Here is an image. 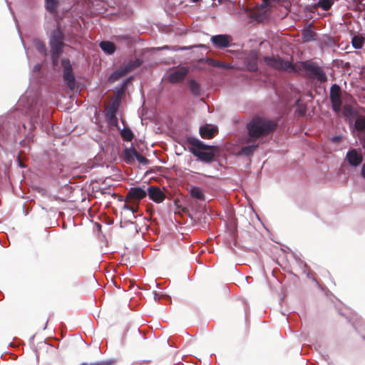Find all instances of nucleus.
Here are the masks:
<instances>
[{
    "label": "nucleus",
    "mask_w": 365,
    "mask_h": 365,
    "mask_svg": "<svg viewBox=\"0 0 365 365\" xmlns=\"http://www.w3.org/2000/svg\"><path fill=\"white\" fill-rule=\"evenodd\" d=\"M264 61L269 66L279 71L304 73L309 78L319 82H325L327 80L324 71L312 63L297 62L295 64H292L289 61H283L279 57L274 56L264 57Z\"/></svg>",
    "instance_id": "f257e3e1"
},
{
    "label": "nucleus",
    "mask_w": 365,
    "mask_h": 365,
    "mask_svg": "<svg viewBox=\"0 0 365 365\" xmlns=\"http://www.w3.org/2000/svg\"><path fill=\"white\" fill-rule=\"evenodd\" d=\"M277 126L274 121L259 117L254 118L247 125L249 133V142L269 134Z\"/></svg>",
    "instance_id": "f03ea898"
},
{
    "label": "nucleus",
    "mask_w": 365,
    "mask_h": 365,
    "mask_svg": "<svg viewBox=\"0 0 365 365\" xmlns=\"http://www.w3.org/2000/svg\"><path fill=\"white\" fill-rule=\"evenodd\" d=\"M63 34L59 29L54 30L51 36L50 45L51 48V58L54 66L58 64V58L61 53L63 46Z\"/></svg>",
    "instance_id": "7ed1b4c3"
},
{
    "label": "nucleus",
    "mask_w": 365,
    "mask_h": 365,
    "mask_svg": "<svg viewBox=\"0 0 365 365\" xmlns=\"http://www.w3.org/2000/svg\"><path fill=\"white\" fill-rule=\"evenodd\" d=\"M142 63V61L136 58L133 61H130L125 63L121 68L115 71L110 76V81H115L125 75L127 73L131 71L135 68L139 67Z\"/></svg>",
    "instance_id": "20e7f679"
},
{
    "label": "nucleus",
    "mask_w": 365,
    "mask_h": 365,
    "mask_svg": "<svg viewBox=\"0 0 365 365\" xmlns=\"http://www.w3.org/2000/svg\"><path fill=\"white\" fill-rule=\"evenodd\" d=\"M330 100L334 111L339 114L341 110L342 100L341 88L336 84H334L331 87Z\"/></svg>",
    "instance_id": "39448f33"
},
{
    "label": "nucleus",
    "mask_w": 365,
    "mask_h": 365,
    "mask_svg": "<svg viewBox=\"0 0 365 365\" xmlns=\"http://www.w3.org/2000/svg\"><path fill=\"white\" fill-rule=\"evenodd\" d=\"M61 64L63 69V80L68 86L73 89L75 87V77L73 73L71 64L66 59H63Z\"/></svg>",
    "instance_id": "423d86ee"
},
{
    "label": "nucleus",
    "mask_w": 365,
    "mask_h": 365,
    "mask_svg": "<svg viewBox=\"0 0 365 365\" xmlns=\"http://www.w3.org/2000/svg\"><path fill=\"white\" fill-rule=\"evenodd\" d=\"M61 64L63 69V80L68 86L73 89L75 87V77L73 73L71 64L66 59H63Z\"/></svg>",
    "instance_id": "0eeeda50"
},
{
    "label": "nucleus",
    "mask_w": 365,
    "mask_h": 365,
    "mask_svg": "<svg viewBox=\"0 0 365 365\" xmlns=\"http://www.w3.org/2000/svg\"><path fill=\"white\" fill-rule=\"evenodd\" d=\"M232 38L229 35L220 34L211 37V41L213 45L217 48H224L228 47Z\"/></svg>",
    "instance_id": "6e6552de"
},
{
    "label": "nucleus",
    "mask_w": 365,
    "mask_h": 365,
    "mask_svg": "<svg viewBox=\"0 0 365 365\" xmlns=\"http://www.w3.org/2000/svg\"><path fill=\"white\" fill-rule=\"evenodd\" d=\"M187 73L188 69L185 67H181L168 73L167 79L170 83L180 82L185 78Z\"/></svg>",
    "instance_id": "1a4fd4ad"
},
{
    "label": "nucleus",
    "mask_w": 365,
    "mask_h": 365,
    "mask_svg": "<svg viewBox=\"0 0 365 365\" xmlns=\"http://www.w3.org/2000/svg\"><path fill=\"white\" fill-rule=\"evenodd\" d=\"M148 193L150 198L156 203L162 202L165 198V193L158 187H149Z\"/></svg>",
    "instance_id": "9d476101"
},
{
    "label": "nucleus",
    "mask_w": 365,
    "mask_h": 365,
    "mask_svg": "<svg viewBox=\"0 0 365 365\" xmlns=\"http://www.w3.org/2000/svg\"><path fill=\"white\" fill-rule=\"evenodd\" d=\"M349 163L352 166L359 165L363 160L362 155L360 151L356 149H351L347 153L346 156Z\"/></svg>",
    "instance_id": "9b49d317"
},
{
    "label": "nucleus",
    "mask_w": 365,
    "mask_h": 365,
    "mask_svg": "<svg viewBox=\"0 0 365 365\" xmlns=\"http://www.w3.org/2000/svg\"><path fill=\"white\" fill-rule=\"evenodd\" d=\"M217 133V128L215 125H206L200 127V133L202 138L210 139Z\"/></svg>",
    "instance_id": "f8f14e48"
},
{
    "label": "nucleus",
    "mask_w": 365,
    "mask_h": 365,
    "mask_svg": "<svg viewBox=\"0 0 365 365\" xmlns=\"http://www.w3.org/2000/svg\"><path fill=\"white\" fill-rule=\"evenodd\" d=\"M147 195V192L141 187H133L131 188L127 195V197L135 199V200H141L144 198Z\"/></svg>",
    "instance_id": "ddd939ff"
},
{
    "label": "nucleus",
    "mask_w": 365,
    "mask_h": 365,
    "mask_svg": "<svg viewBox=\"0 0 365 365\" xmlns=\"http://www.w3.org/2000/svg\"><path fill=\"white\" fill-rule=\"evenodd\" d=\"M192 153L194 155L197 157L200 160L207 163L212 161L214 158V155L212 153L195 150L192 151Z\"/></svg>",
    "instance_id": "4468645a"
},
{
    "label": "nucleus",
    "mask_w": 365,
    "mask_h": 365,
    "mask_svg": "<svg viewBox=\"0 0 365 365\" xmlns=\"http://www.w3.org/2000/svg\"><path fill=\"white\" fill-rule=\"evenodd\" d=\"M246 65L249 71H254L257 69V57L256 53H253L247 58Z\"/></svg>",
    "instance_id": "2eb2a0df"
},
{
    "label": "nucleus",
    "mask_w": 365,
    "mask_h": 365,
    "mask_svg": "<svg viewBox=\"0 0 365 365\" xmlns=\"http://www.w3.org/2000/svg\"><path fill=\"white\" fill-rule=\"evenodd\" d=\"M101 49L108 54H112L115 51V46L114 43L110 41H102L100 43Z\"/></svg>",
    "instance_id": "dca6fc26"
},
{
    "label": "nucleus",
    "mask_w": 365,
    "mask_h": 365,
    "mask_svg": "<svg viewBox=\"0 0 365 365\" xmlns=\"http://www.w3.org/2000/svg\"><path fill=\"white\" fill-rule=\"evenodd\" d=\"M190 193L192 195V197L200 200H205V195L202 191V190L197 186L192 187Z\"/></svg>",
    "instance_id": "f3484780"
},
{
    "label": "nucleus",
    "mask_w": 365,
    "mask_h": 365,
    "mask_svg": "<svg viewBox=\"0 0 365 365\" xmlns=\"http://www.w3.org/2000/svg\"><path fill=\"white\" fill-rule=\"evenodd\" d=\"M365 42V38L362 36L355 35L351 38V43L355 48H361Z\"/></svg>",
    "instance_id": "a211bd4d"
},
{
    "label": "nucleus",
    "mask_w": 365,
    "mask_h": 365,
    "mask_svg": "<svg viewBox=\"0 0 365 365\" xmlns=\"http://www.w3.org/2000/svg\"><path fill=\"white\" fill-rule=\"evenodd\" d=\"M207 62L210 66H212L214 67H217V68H225V69L230 68V66L229 64L225 63L222 61L215 60L212 58H208L207 60Z\"/></svg>",
    "instance_id": "6ab92c4d"
},
{
    "label": "nucleus",
    "mask_w": 365,
    "mask_h": 365,
    "mask_svg": "<svg viewBox=\"0 0 365 365\" xmlns=\"http://www.w3.org/2000/svg\"><path fill=\"white\" fill-rule=\"evenodd\" d=\"M315 36V32L311 28H307L302 32V37L304 41L314 40Z\"/></svg>",
    "instance_id": "aec40b11"
},
{
    "label": "nucleus",
    "mask_w": 365,
    "mask_h": 365,
    "mask_svg": "<svg viewBox=\"0 0 365 365\" xmlns=\"http://www.w3.org/2000/svg\"><path fill=\"white\" fill-rule=\"evenodd\" d=\"M136 150L135 149H125L124 150V158L127 163H131L135 159Z\"/></svg>",
    "instance_id": "412c9836"
},
{
    "label": "nucleus",
    "mask_w": 365,
    "mask_h": 365,
    "mask_svg": "<svg viewBox=\"0 0 365 365\" xmlns=\"http://www.w3.org/2000/svg\"><path fill=\"white\" fill-rule=\"evenodd\" d=\"M334 0H319L317 4V7L322 8L324 11H328L334 4Z\"/></svg>",
    "instance_id": "4be33fe9"
},
{
    "label": "nucleus",
    "mask_w": 365,
    "mask_h": 365,
    "mask_svg": "<svg viewBox=\"0 0 365 365\" xmlns=\"http://www.w3.org/2000/svg\"><path fill=\"white\" fill-rule=\"evenodd\" d=\"M354 128L359 131L365 130V117L358 116L356 119Z\"/></svg>",
    "instance_id": "5701e85b"
},
{
    "label": "nucleus",
    "mask_w": 365,
    "mask_h": 365,
    "mask_svg": "<svg viewBox=\"0 0 365 365\" xmlns=\"http://www.w3.org/2000/svg\"><path fill=\"white\" fill-rule=\"evenodd\" d=\"M121 136L124 140L131 141L133 138L132 131L128 128H124L120 132Z\"/></svg>",
    "instance_id": "b1692460"
},
{
    "label": "nucleus",
    "mask_w": 365,
    "mask_h": 365,
    "mask_svg": "<svg viewBox=\"0 0 365 365\" xmlns=\"http://www.w3.org/2000/svg\"><path fill=\"white\" fill-rule=\"evenodd\" d=\"M34 44L36 49L40 53H41L43 55L46 54V48L44 43L42 41H41L39 40H35L34 42Z\"/></svg>",
    "instance_id": "393cba45"
},
{
    "label": "nucleus",
    "mask_w": 365,
    "mask_h": 365,
    "mask_svg": "<svg viewBox=\"0 0 365 365\" xmlns=\"http://www.w3.org/2000/svg\"><path fill=\"white\" fill-rule=\"evenodd\" d=\"M46 9L53 13L56 11L57 6V0H45Z\"/></svg>",
    "instance_id": "a878e982"
},
{
    "label": "nucleus",
    "mask_w": 365,
    "mask_h": 365,
    "mask_svg": "<svg viewBox=\"0 0 365 365\" xmlns=\"http://www.w3.org/2000/svg\"><path fill=\"white\" fill-rule=\"evenodd\" d=\"M257 147V145H250L247 146H244L240 150V153L246 155H249L252 154L255 148Z\"/></svg>",
    "instance_id": "bb28decb"
},
{
    "label": "nucleus",
    "mask_w": 365,
    "mask_h": 365,
    "mask_svg": "<svg viewBox=\"0 0 365 365\" xmlns=\"http://www.w3.org/2000/svg\"><path fill=\"white\" fill-rule=\"evenodd\" d=\"M355 110L349 105H345L343 108V113L346 117H354L355 115Z\"/></svg>",
    "instance_id": "cd10ccee"
},
{
    "label": "nucleus",
    "mask_w": 365,
    "mask_h": 365,
    "mask_svg": "<svg viewBox=\"0 0 365 365\" xmlns=\"http://www.w3.org/2000/svg\"><path fill=\"white\" fill-rule=\"evenodd\" d=\"M116 109L114 106L107 108L106 109V115L110 119V122L116 121V118L115 116Z\"/></svg>",
    "instance_id": "c85d7f7f"
},
{
    "label": "nucleus",
    "mask_w": 365,
    "mask_h": 365,
    "mask_svg": "<svg viewBox=\"0 0 365 365\" xmlns=\"http://www.w3.org/2000/svg\"><path fill=\"white\" fill-rule=\"evenodd\" d=\"M189 87L192 93H194V94L199 93V91H200L199 85L194 80H190L189 81Z\"/></svg>",
    "instance_id": "c756f323"
},
{
    "label": "nucleus",
    "mask_w": 365,
    "mask_h": 365,
    "mask_svg": "<svg viewBox=\"0 0 365 365\" xmlns=\"http://www.w3.org/2000/svg\"><path fill=\"white\" fill-rule=\"evenodd\" d=\"M135 159L140 163H143V162L146 161V159L143 156L140 155L137 151H136V155H135Z\"/></svg>",
    "instance_id": "7c9ffc66"
},
{
    "label": "nucleus",
    "mask_w": 365,
    "mask_h": 365,
    "mask_svg": "<svg viewBox=\"0 0 365 365\" xmlns=\"http://www.w3.org/2000/svg\"><path fill=\"white\" fill-rule=\"evenodd\" d=\"M197 148H202V149H207L208 148L207 146H205L202 142H200V141H197L196 145H195Z\"/></svg>",
    "instance_id": "2f4dec72"
},
{
    "label": "nucleus",
    "mask_w": 365,
    "mask_h": 365,
    "mask_svg": "<svg viewBox=\"0 0 365 365\" xmlns=\"http://www.w3.org/2000/svg\"><path fill=\"white\" fill-rule=\"evenodd\" d=\"M123 208L130 210L133 213L135 212V209L133 207H130V205L126 204L124 205Z\"/></svg>",
    "instance_id": "473e14b6"
},
{
    "label": "nucleus",
    "mask_w": 365,
    "mask_h": 365,
    "mask_svg": "<svg viewBox=\"0 0 365 365\" xmlns=\"http://www.w3.org/2000/svg\"><path fill=\"white\" fill-rule=\"evenodd\" d=\"M331 140L334 143H338L341 140V136H334L332 138Z\"/></svg>",
    "instance_id": "72a5a7b5"
},
{
    "label": "nucleus",
    "mask_w": 365,
    "mask_h": 365,
    "mask_svg": "<svg viewBox=\"0 0 365 365\" xmlns=\"http://www.w3.org/2000/svg\"><path fill=\"white\" fill-rule=\"evenodd\" d=\"M40 69H41V66L40 65L37 64V65L35 66L34 71H38Z\"/></svg>",
    "instance_id": "f704fd0d"
},
{
    "label": "nucleus",
    "mask_w": 365,
    "mask_h": 365,
    "mask_svg": "<svg viewBox=\"0 0 365 365\" xmlns=\"http://www.w3.org/2000/svg\"><path fill=\"white\" fill-rule=\"evenodd\" d=\"M361 174L365 178V164L362 167Z\"/></svg>",
    "instance_id": "c9c22d12"
},
{
    "label": "nucleus",
    "mask_w": 365,
    "mask_h": 365,
    "mask_svg": "<svg viewBox=\"0 0 365 365\" xmlns=\"http://www.w3.org/2000/svg\"><path fill=\"white\" fill-rule=\"evenodd\" d=\"M82 365H105L103 363H97V364H83Z\"/></svg>",
    "instance_id": "e433bc0d"
},
{
    "label": "nucleus",
    "mask_w": 365,
    "mask_h": 365,
    "mask_svg": "<svg viewBox=\"0 0 365 365\" xmlns=\"http://www.w3.org/2000/svg\"><path fill=\"white\" fill-rule=\"evenodd\" d=\"M165 48H166V49H167V48H168V46H163V47L162 48V49H165Z\"/></svg>",
    "instance_id": "4c0bfd02"
},
{
    "label": "nucleus",
    "mask_w": 365,
    "mask_h": 365,
    "mask_svg": "<svg viewBox=\"0 0 365 365\" xmlns=\"http://www.w3.org/2000/svg\"><path fill=\"white\" fill-rule=\"evenodd\" d=\"M199 0H192L193 2H197Z\"/></svg>",
    "instance_id": "58836bf2"
},
{
    "label": "nucleus",
    "mask_w": 365,
    "mask_h": 365,
    "mask_svg": "<svg viewBox=\"0 0 365 365\" xmlns=\"http://www.w3.org/2000/svg\"><path fill=\"white\" fill-rule=\"evenodd\" d=\"M223 0H219L220 2H222Z\"/></svg>",
    "instance_id": "ea45409f"
}]
</instances>
